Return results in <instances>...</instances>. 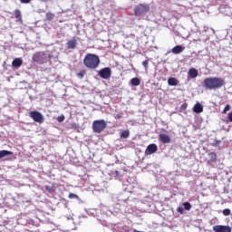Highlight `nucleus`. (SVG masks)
Instances as JSON below:
<instances>
[{"label":"nucleus","instance_id":"2eb2a0df","mask_svg":"<svg viewBox=\"0 0 232 232\" xmlns=\"http://www.w3.org/2000/svg\"><path fill=\"white\" fill-rule=\"evenodd\" d=\"M208 157H209V160L208 161V164H213V162H217V153L209 152Z\"/></svg>","mask_w":232,"mask_h":232},{"label":"nucleus","instance_id":"c756f323","mask_svg":"<svg viewBox=\"0 0 232 232\" xmlns=\"http://www.w3.org/2000/svg\"><path fill=\"white\" fill-rule=\"evenodd\" d=\"M178 213H179L180 215H184V208L182 207H179L177 208Z\"/></svg>","mask_w":232,"mask_h":232},{"label":"nucleus","instance_id":"cd10ccee","mask_svg":"<svg viewBox=\"0 0 232 232\" xmlns=\"http://www.w3.org/2000/svg\"><path fill=\"white\" fill-rule=\"evenodd\" d=\"M150 64V62L148 60H145L143 63H142V66H144L145 70H148V66Z\"/></svg>","mask_w":232,"mask_h":232},{"label":"nucleus","instance_id":"7c9ffc66","mask_svg":"<svg viewBox=\"0 0 232 232\" xmlns=\"http://www.w3.org/2000/svg\"><path fill=\"white\" fill-rule=\"evenodd\" d=\"M69 198H79V196H77V194L70 193Z\"/></svg>","mask_w":232,"mask_h":232},{"label":"nucleus","instance_id":"0eeeda50","mask_svg":"<svg viewBox=\"0 0 232 232\" xmlns=\"http://www.w3.org/2000/svg\"><path fill=\"white\" fill-rule=\"evenodd\" d=\"M98 74L102 79H110L111 77V69L110 67L102 68L98 72Z\"/></svg>","mask_w":232,"mask_h":232},{"label":"nucleus","instance_id":"393cba45","mask_svg":"<svg viewBox=\"0 0 232 232\" xmlns=\"http://www.w3.org/2000/svg\"><path fill=\"white\" fill-rule=\"evenodd\" d=\"M84 75H86V71L82 70L80 72H78L76 74V76L78 77V79H82L84 77Z\"/></svg>","mask_w":232,"mask_h":232},{"label":"nucleus","instance_id":"f8f14e48","mask_svg":"<svg viewBox=\"0 0 232 232\" xmlns=\"http://www.w3.org/2000/svg\"><path fill=\"white\" fill-rule=\"evenodd\" d=\"M77 46V40L72 38V40L67 42V48L68 50H73Z\"/></svg>","mask_w":232,"mask_h":232},{"label":"nucleus","instance_id":"39448f33","mask_svg":"<svg viewBox=\"0 0 232 232\" xmlns=\"http://www.w3.org/2000/svg\"><path fill=\"white\" fill-rule=\"evenodd\" d=\"M106 130V121L104 120H97L92 122V131L94 133H102Z\"/></svg>","mask_w":232,"mask_h":232},{"label":"nucleus","instance_id":"f03ea898","mask_svg":"<svg viewBox=\"0 0 232 232\" xmlns=\"http://www.w3.org/2000/svg\"><path fill=\"white\" fill-rule=\"evenodd\" d=\"M83 64L89 70H95L99 68V64H101V58L99 55L93 53H87L83 58Z\"/></svg>","mask_w":232,"mask_h":232},{"label":"nucleus","instance_id":"c85d7f7f","mask_svg":"<svg viewBox=\"0 0 232 232\" xmlns=\"http://www.w3.org/2000/svg\"><path fill=\"white\" fill-rule=\"evenodd\" d=\"M57 122H63L64 115L58 116L56 119Z\"/></svg>","mask_w":232,"mask_h":232},{"label":"nucleus","instance_id":"7ed1b4c3","mask_svg":"<svg viewBox=\"0 0 232 232\" xmlns=\"http://www.w3.org/2000/svg\"><path fill=\"white\" fill-rule=\"evenodd\" d=\"M50 54L47 55L44 52H37L32 56L33 63H37L38 64H44V63H48V59H50Z\"/></svg>","mask_w":232,"mask_h":232},{"label":"nucleus","instance_id":"2f4dec72","mask_svg":"<svg viewBox=\"0 0 232 232\" xmlns=\"http://www.w3.org/2000/svg\"><path fill=\"white\" fill-rule=\"evenodd\" d=\"M31 0H20V3H22L23 5H28V3H30Z\"/></svg>","mask_w":232,"mask_h":232},{"label":"nucleus","instance_id":"423d86ee","mask_svg":"<svg viewBox=\"0 0 232 232\" xmlns=\"http://www.w3.org/2000/svg\"><path fill=\"white\" fill-rule=\"evenodd\" d=\"M29 117L33 119L34 122H38V124H43L44 122V116L37 111H31L29 112Z\"/></svg>","mask_w":232,"mask_h":232},{"label":"nucleus","instance_id":"9b49d317","mask_svg":"<svg viewBox=\"0 0 232 232\" xmlns=\"http://www.w3.org/2000/svg\"><path fill=\"white\" fill-rule=\"evenodd\" d=\"M23 66V59L15 58L12 62V68H21Z\"/></svg>","mask_w":232,"mask_h":232},{"label":"nucleus","instance_id":"6ab92c4d","mask_svg":"<svg viewBox=\"0 0 232 232\" xmlns=\"http://www.w3.org/2000/svg\"><path fill=\"white\" fill-rule=\"evenodd\" d=\"M8 155H14V152L10 150H0V159H3V157H6Z\"/></svg>","mask_w":232,"mask_h":232},{"label":"nucleus","instance_id":"a211bd4d","mask_svg":"<svg viewBox=\"0 0 232 232\" xmlns=\"http://www.w3.org/2000/svg\"><path fill=\"white\" fill-rule=\"evenodd\" d=\"M168 84H169V86H177V84H178L177 78H173V77L169 78Z\"/></svg>","mask_w":232,"mask_h":232},{"label":"nucleus","instance_id":"f704fd0d","mask_svg":"<svg viewBox=\"0 0 232 232\" xmlns=\"http://www.w3.org/2000/svg\"><path fill=\"white\" fill-rule=\"evenodd\" d=\"M125 232H130V230H125ZM132 232H144V231H139L137 229H134Z\"/></svg>","mask_w":232,"mask_h":232},{"label":"nucleus","instance_id":"5701e85b","mask_svg":"<svg viewBox=\"0 0 232 232\" xmlns=\"http://www.w3.org/2000/svg\"><path fill=\"white\" fill-rule=\"evenodd\" d=\"M183 206L186 211H191V203L187 201L183 203Z\"/></svg>","mask_w":232,"mask_h":232},{"label":"nucleus","instance_id":"f257e3e1","mask_svg":"<svg viewBox=\"0 0 232 232\" xmlns=\"http://www.w3.org/2000/svg\"><path fill=\"white\" fill-rule=\"evenodd\" d=\"M203 84L206 90H218V88H222L226 84V81L218 77L206 78L203 81Z\"/></svg>","mask_w":232,"mask_h":232},{"label":"nucleus","instance_id":"ddd939ff","mask_svg":"<svg viewBox=\"0 0 232 232\" xmlns=\"http://www.w3.org/2000/svg\"><path fill=\"white\" fill-rule=\"evenodd\" d=\"M186 48L182 47V45H176L175 47L172 48L171 52L172 53L179 54L182 53Z\"/></svg>","mask_w":232,"mask_h":232},{"label":"nucleus","instance_id":"72a5a7b5","mask_svg":"<svg viewBox=\"0 0 232 232\" xmlns=\"http://www.w3.org/2000/svg\"><path fill=\"white\" fill-rule=\"evenodd\" d=\"M122 112H120V113H118L117 115H116V118H118V119H122Z\"/></svg>","mask_w":232,"mask_h":232},{"label":"nucleus","instance_id":"a878e982","mask_svg":"<svg viewBox=\"0 0 232 232\" xmlns=\"http://www.w3.org/2000/svg\"><path fill=\"white\" fill-rule=\"evenodd\" d=\"M223 215L224 217H229V215H231V210L229 208H225L223 210Z\"/></svg>","mask_w":232,"mask_h":232},{"label":"nucleus","instance_id":"4468645a","mask_svg":"<svg viewBox=\"0 0 232 232\" xmlns=\"http://www.w3.org/2000/svg\"><path fill=\"white\" fill-rule=\"evenodd\" d=\"M194 113H202L204 111V107L200 103H196L193 107Z\"/></svg>","mask_w":232,"mask_h":232},{"label":"nucleus","instance_id":"1a4fd4ad","mask_svg":"<svg viewBox=\"0 0 232 232\" xmlns=\"http://www.w3.org/2000/svg\"><path fill=\"white\" fill-rule=\"evenodd\" d=\"M159 150V148L157 147V144L152 143L148 145L146 150H145V154L146 155H153V153H157V150Z\"/></svg>","mask_w":232,"mask_h":232},{"label":"nucleus","instance_id":"6e6552de","mask_svg":"<svg viewBox=\"0 0 232 232\" xmlns=\"http://www.w3.org/2000/svg\"><path fill=\"white\" fill-rule=\"evenodd\" d=\"M214 232H231V227L224 225H216L213 227Z\"/></svg>","mask_w":232,"mask_h":232},{"label":"nucleus","instance_id":"412c9836","mask_svg":"<svg viewBox=\"0 0 232 232\" xmlns=\"http://www.w3.org/2000/svg\"><path fill=\"white\" fill-rule=\"evenodd\" d=\"M120 137L121 139H128V137H130V130L121 131Z\"/></svg>","mask_w":232,"mask_h":232},{"label":"nucleus","instance_id":"aec40b11","mask_svg":"<svg viewBox=\"0 0 232 232\" xmlns=\"http://www.w3.org/2000/svg\"><path fill=\"white\" fill-rule=\"evenodd\" d=\"M14 17L18 21H23V16L21 15V10H19V9L14 10Z\"/></svg>","mask_w":232,"mask_h":232},{"label":"nucleus","instance_id":"bb28decb","mask_svg":"<svg viewBox=\"0 0 232 232\" xmlns=\"http://www.w3.org/2000/svg\"><path fill=\"white\" fill-rule=\"evenodd\" d=\"M229 110H231V105L227 104L223 110V113H227V111H229Z\"/></svg>","mask_w":232,"mask_h":232},{"label":"nucleus","instance_id":"f3484780","mask_svg":"<svg viewBox=\"0 0 232 232\" xmlns=\"http://www.w3.org/2000/svg\"><path fill=\"white\" fill-rule=\"evenodd\" d=\"M130 86H140V79L134 77L130 81Z\"/></svg>","mask_w":232,"mask_h":232},{"label":"nucleus","instance_id":"b1692460","mask_svg":"<svg viewBox=\"0 0 232 232\" xmlns=\"http://www.w3.org/2000/svg\"><path fill=\"white\" fill-rule=\"evenodd\" d=\"M55 17V14H52L51 12H48L45 15L46 21H52Z\"/></svg>","mask_w":232,"mask_h":232},{"label":"nucleus","instance_id":"9d476101","mask_svg":"<svg viewBox=\"0 0 232 232\" xmlns=\"http://www.w3.org/2000/svg\"><path fill=\"white\" fill-rule=\"evenodd\" d=\"M160 140L162 144H169L171 138L168 134H160Z\"/></svg>","mask_w":232,"mask_h":232},{"label":"nucleus","instance_id":"473e14b6","mask_svg":"<svg viewBox=\"0 0 232 232\" xmlns=\"http://www.w3.org/2000/svg\"><path fill=\"white\" fill-rule=\"evenodd\" d=\"M227 120L229 121V122H232V112H229L227 114Z\"/></svg>","mask_w":232,"mask_h":232},{"label":"nucleus","instance_id":"dca6fc26","mask_svg":"<svg viewBox=\"0 0 232 232\" xmlns=\"http://www.w3.org/2000/svg\"><path fill=\"white\" fill-rule=\"evenodd\" d=\"M188 75L191 77V79H196V77H198V71L195 68H191L188 71Z\"/></svg>","mask_w":232,"mask_h":232},{"label":"nucleus","instance_id":"4be33fe9","mask_svg":"<svg viewBox=\"0 0 232 232\" xmlns=\"http://www.w3.org/2000/svg\"><path fill=\"white\" fill-rule=\"evenodd\" d=\"M45 191H47V193H55V187L54 186H48L45 185Z\"/></svg>","mask_w":232,"mask_h":232},{"label":"nucleus","instance_id":"20e7f679","mask_svg":"<svg viewBox=\"0 0 232 232\" xmlns=\"http://www.w3.org/2000/svg\"><path fill=\"white\" fill-rule=\"evenodd\" d=\"M150 12V5L148 4H139L134 8V15L136 17H140V15H144V14H148Z\"/></svg>","mask_w":232,"mask_h":232}]
</instances>
